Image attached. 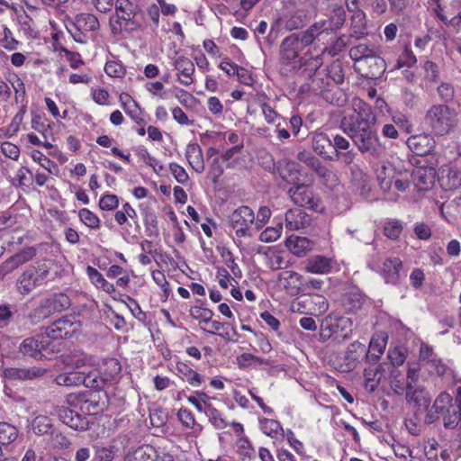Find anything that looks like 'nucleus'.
<instances>
[{"label":"nucleus","mask_w":461,"mask_h":461,"mask_svg":"<svg viewBox=\"0 0 461 461\" xmlns=\"http://www.w3.org/2000/svg\"><path fill=\"white\" fill-rule=\"evenodd\" d=\"M406 143L408 148L418 156L429 154L436 145L434 137L430 133L411 135Z\"/></svg>","instance_id":"6ab92c4d"},{"label":"nucleus","mask_w":461,"mask_h":461,"mask_svg":"<svg viewBox=\"0 0 461 461\" xmlns=\"http://www.w3.org/2000/svg\"><path fill=\"white\" fill-rule=\"evenodd\" d=\"M304 45L299 41V35L293 33L285 37L280 46V61L291 69L303 68V60L305 59Z\"/></svg>","instance_id":"0eeeda50"},{"label":"nucleus","mask_w":461,"mask_h":461,"mask_svg":"<svg viewBox=\"0 0 461 461\" xmlns=\"http://www.w3.org/2000/svg\"><path fill=\"white\" fill-rule=\"evenodd\" d=\"M125 461H174V459L167 453L158 454L151 446L144 445L128 453Z\"/></svg>","instance_id":"dca6fc26"},{"label":"nucleus","mask_w":461,"mask_h":461,"mask_svg":"<svg viewBox=\"0 0 461 461\" xmlns=\"http://www.w3.org/2000/svg\"><path fill=\"white\" fill-rule=\"evenodd\" d=\"M452 396L447 393H441L435 400L431 408H429L427 413L426 421L429 423L433 422L438 419V415L444 414L445 412H450V411L456 407L452 403Z\"/></svg>","instance_id":"4be33fe9"},{"label":"nucleus","mask_w":461,"mask_h":461,"mask_svg":"<svg viewBox=\"0 0 461 461\" xmlns=\"http://www.w3.org/2000/svg\"><path fill=\"white\" fill-rule=\"evenodd\" d=\"M66 28L75 41L86 43L87 41L86 33L96 32L99 27V21L93 14H79L73 22L67 23Z\"/></svg>","instance_id":"1a4fd4ad"},{"label":"nucleus","mask_w":461,"mask_h":461,"mask_svg":"<svg viewBox=\"0 0 461 461\" xmlns=\"http://www.w3.org/2000/svg\"><path fill=\"white\" fill-rule=\"evenodd\" d=\"M310 222V216L301 208L290 209L285 213V227L290 230L303 229Z\"/></svg>","instance_id":"5701e85b"},{"label":"nucleus","mask_w":461,"mask_h":461,"mask_svg":"<svg viewBox=\"0 0 461 461\" xmlns=\"http://www.w3.org/2000/svg\"><path fill=\"white\" fill-rule=\"evenodd\" d=\"M151 277L155 284L162 290L165 299H167L171 294V289L164 272L153 270L151 272Z\"/></svg>","instance_id":"bf43d9fd"},{"label":"nucleus","mask_w":461,"mask_h":461,"mask_svg":"<svg viewBox=\"0 0 461 461\" xmlns=\"http://www.w3.org/2000/svg\"><path fill=\"white\" fill-rule=\"evenodd\" d=\"M80 221L91 230H99L101 227V220L96 213L88 208H82L78 211Z\"/></svg>","instance_id":"c03bdc74"},{"label":"nucleus","mask_w":461,"mask_h":461,"mask_svg":"<svg viewBox=\"0 0 461 461\" xmlns=\"http://www.w3.org/2000/svg\"><path fill=\"white\" fill-rule=\"evenodd\" d=\"M279 285L285 293L292 296H296L303 293V277L299 273L287 270L279 274Z\"/></svg>","instance_id":"a211bd4d"},{"label":"nucleus","mask_w":461,"mask_h":461,"mask_svg":"<svg viewBox=\"0 0 461 461\" xmlns=\"http://www.w3.org/2000/svg\"><path fill=\"white\" fill-rule=\"evenodd\" d=\"M352 122L349 117L340 122L342 131L350 137L362 153L378 155L382 147L376 132L371 128V122H361L354 124Z\"/></svg>","instance_id":"7ed1b4c3"},{"label":"nucleus","mask_w":461,"mask_h":461,"mask_svg":"<svg viewBox=\"0 0 461 461\" xmlns=\"http://www.w3.org/2000/svg\"><path fill=\"white\" fill-rule=\"evenodd\" d=\"M210 396L202 391H195L187 397L188 402L192 404L197 411L204 413L205 415L213 407L210 402Z\"/></svg>","instance_id":"ea45409f"},{"label":"nucleus","mask_w":461,"mask_h":461,"mask_svg":"<svg viewBox=\"0 0 461 461\" xmlns=\"http://www.w3.org/2000/svg\"><path fill=\"white\" fill-rule=\"evenodd\" d=\"M406 397L409 401L413 402L419 411H425L429 412L430 405V397L428 392L420 388H409L406 389Z\"/></svg>","instance_id":"e433bc0d"},{"label":"nucleus","mask_w":461,"mask_h":461,"mask_svg":"<svg viewBox=\"0 0 461 461\" xmlns=\"http://www.w3.org/2000/svg\"><path fill=\"white\" fill-rule=\"evenodd\" d=\"M191 314L193 318L198 321L201 326H205L209 321L213 317V312L207 308L194 307Z\"/></svg>","instance_id":"69168bd1"},{"label":"nucleus","mask_w":461,"mask_h":461,"mask_svg":"<svg viewBox=\"0 0 461 461\" xmlns=\"http://www.w3.org/2000/svg\"><path fill=\"white\" fill-rule=\"evenodd\" d=\"M402 268V261L398 258L386 259L383 264L382 273L386 283L397 281L399 271Z\"/></svg>","instance_id":"a19ab883"},{"label":"nucleus","mask_w":461,"mask_h":461,"mask_svg":"<svg viewBox=\"0 0 461 461\" xmlns=\"http://www.w3.org/2000/svg\"><path fill=\"white\" fill-rule=\"evenodd\" d=\"M288 194L292 202L300 207H306L316 212H321L325 209L322 201L314 193L312 186L306 185L303 181L290 187Z\"/></svg>","instance_id":"6e6552de"},{"label":"nucleus","mask_w":461,"mask_h":461,"mask_svg":"<svg viewBox=\"0 0 461 461\" xmlns=\"http://www.w3.org/2000/svg\"><path fill=\"white\" fill-rule=\"evenodd\" d=\"M390 386L395 394H402L406 390L405 378L400 371L393 369L390 374Z\"/></svg>","instance_id":"603ef678"},{"label":"nucleus","mask_w":461,"mask_h":461,"mask_svg":"<svg viewBox=\"0 0 461 461\" xmlns=\"http://www.w3.org/2000/svg\"><path fill=\"white\" fill-rule=\"evenodd\" d=\"M332 261L330 258L317 255L307 259L304 269L308 273L324 275L330 272Z\"/></svg>","instance_id":"cd10ccee"},{"label":"nucleus","mask_w":461,"mask_h":461,"mask_svg":"<svg viewBox=\"0 0 461 461\" xmlns=\"http://www.w3.org/2000/svg\"><path fill=\"white\" fill-rule=\"evenodd\" d=\"M114 15L110 18L113 33H121L133 21L136 15V5L131 0H115Z\"/></svg>","instance_id":"9d476101"},{"label":"nucleus","mask_w":461,"mask_h":461,"mask_svg":"<svg viewBox=\"0 0 461 461\" xmlns=\"http://www.w3.org/2000/svg\"><path fill=\"white\" fill-rule=\"evenodd\" d=\"M32 429L37 435H45L52 430L50 420L45 415H39L32 422Z\"/></svg>","instance_id":"09e8293b"},{"label":"nucleus","mask_w":461,"mask_h":461,"mask_svg":"<svg viewBox=\"0 0 461 461\" xmlns=\"http://www.w3.org/2000/svg\"><path fill=\"white\" fill-rule=\"evenodd\" d=\"M402 231V224L396 219H389L385 221L384 226V233L391 240H396Z\"/></svg>","instance_id":"3c124183"},{"label":"nucleus","mask_w":461,"mask_h":461,"mask_svg":"<svg viewBox=\"0 0 461 461\" xmlns=\"http://www.w3.org/2000/svg\"><path fill=\"white\" fill-rule=\"evenodd\" d=\"M351 106V110L344 114L341 122H344L348 117L352 119L354 124H357L361 122H372L375 120L370 105L362 99L354 98Z\"/></svg>","instance_id":"f3484780"},{"label":"nucleus","mask_w":461,"mask_h":461,"mask_svg":"<svg viewBox=\"0 0 461 461\" xmlns=\"http://www.w3.org/2000/svg\"><path fill=\"white\" fill-rule=\"evenodd\" d=\"M351 35L360 39L366 35L365 25V17L362 12H357L353 17V24L351 26Z\"/></svg>","instance_id":"5fc2aeb1"},{"label":"nucleus","mask_w":461,"mask_h":461,"mask_svg":"<svg viewBox=\"0 0 461 461\" xmlns=\"http://www.w3.org/2000/svg\"><path fill=\"white\" fill-rule=\"evenodd\" d=\"M76 330L69 317H63L54 321L45 329L43 333L37 337L25 339L20 345V352L33 358L41 357V352L49 345V339H59L71 336Z\"/></svg>","instance_id":"f03ea898"},{"label":"nucleus","mask_w":461,"mask_h":461,"mask_svg":"<svg viewBox=\"0 0 461 461\" xmlns=\"http://www.w3.org/2000/svg\"><path fill=\"white\" fill-rule=\"evenodd\" d=\"M285 246L293 254L301 257L312 249L313 243L305 237L291 235L286 239Z\"/></svg>","instance_id":"7c9ffc66"},{"label":"nucleus","mask_w":461,"mask_h":461,"mask_svg":"<svg viewBox=\"0 0 461 461\" xmlns=\"http://www.w3.org/2000/svg\"><path fill=\"white\" fill-rule=\"evenodd\" d=\"M330 27V24L328 23V20H320L311 25L306 31L298 34L299 41L306 48L310 46L322 32L329 31Z\"/></svg>","instance_id":"bb28decb"},{"label":"nucleus","mask_w":461,"mask_h":461,"mask_svg":"<svg viewBox=\"0 0 461 461\" xmlns=\"http://www.w3.org/2000/svg\"><path fill=\"white\" fill-rule=\"evenodd\" d=\"M52 414L56 415L60 421L75 430H85L88 427V420L86 416L67 406L56 407Z\"/></svg>","instance_id":"2eb2a0df"},{"label":"nucleus","mask_w":461,"mask_h":461,"mask_svg":"<svg viewBox=\"0 0 461 461\" xmlns=\"http://www.w3.org/2000/svg\"><path fill=\"white\" fill-rule=\"evenodd\" d=\"M303 57H305V59L303 60V67L309 72V75L314 74L323 64L321 54L312 56L308 50L305 51Z\"/></svg>","instance_id":"de8ad7c7"},{"label":"nucleus","mask_w":461,"mask_h":461,"mask_svg":"<svg viewBox=\"0 0 461 461\" xmlns=\"http://www.w3.org/2000/svg\"><path fill=\"white\" fill-rule=\"evenodd\" d=\"M35 254V249L33 248H26L6 260L5 263V267H6L8 271H13L24 263L32 259Z\"/></svg>","instance_id":"58836bf2"},{"label":"nucleus","mask_w":461,"mask_h":461,"mask_svg":"<svg viewBox=\"0 0 461 461\" xmlns=\"http://www.w3.org/2000/svg\"><path fill=\"white\" fill-rule=\"evenodd\" d=\"M185 158L190 167L197 173L204 170V161L202 149L196 142H189L185 149Z\"/></svg>","instance_id":"c85d7f7f"},{"label":"nucleus","mask_w":461,"mask_h":461,"mask_svg":"<svg viewBox=\"0 0 461 461\" xmlns=\"http://www.w3.org/2000/svg\"><path fill=\"white\" fill-rule=\"evenodd\" d=\"M119 101L126 114L135 122L139 123L142 120L140 107L129 94L122 93L119 95Z\"/></svg>","instance_id":"72a5a7b5"},{"label":"nucleus","mask_w":461,"mask_h":461,"mask_svg":"<svg viewBox=\"0 0 461 461\" xmlns=\"http://www.w3.org/2000/svg\"><path fill=\"white\" fill-rule=\"evenodd\" d=\"M352 331L353 321L350 318L331 313L321 321L320 339L322 341L333 339L339 343L348 339L352 335Z\"/></svg>","instance_id":"39448f33"},{"label":"nucleus","mask_w":461,"mask_h":461,"mask_svg":"<svg viewBox=\"0 0 461 461\" xmlns=\"http://www.w3.org/2000/svg\"><path fill=\"white\" fill-rule=\"evenodd\" d=\"M201 329L206 333L217 335L228 340L230 339L235 333V329L232 324L230 322H221L212 318L205 326H201Z\"/></svg>","instance_id":"a878e982"},{"label":"nucleus","mask_w":461,"mask_h":461,"mask_svg":"<svg viewBox=\"0 0 461 461\" xmlns=\"http://www.w3.org/2000/svg\"><path fill=\"white\" fill-rule=\"evenodd\" d=\"M136 218L137 212L129 203H123L122 208L116 211L114 214L115 221L121 226L125 224L128 219L134 220Z\"/></svg>","instance_id":"8fccbe9b"},{"label":"nucleus","mask_w":461,"mask_h":461,"mask_svg":"<svg viewBox=\"0 0 461 461\" xmlns=\"http://www.w3.org/2000/svg\"><path fill=\"white\" fill-rule=\"evenodd\" d=\"M175 373L193 387H199L203 383V377L185 362L179 361L176 364Z\"/></svg>","instance_id":"393cba45"},{"label":"nucleus","mask_w":461,"mask_h":461,"mask_svg":"<svg viewBox=\"0 0 461 461\" xmlns=\"http://www.w3.org/2000/svg\"><path fill=\"white\" fill-rule=\"evenodd\" d=\"M411 174L414 185L419 190H428L435 182V172L429 168H417Z\"/></svg>","instance_id":"2f4dec72"},{"label":"nucleus","mask_w":461,"mask_h":461,"mask_svg":"<svg viewBox=\"0 0 461 461\" xmlns=\"http://www.w3.org/2000/svg\"><path fill=\"white\" fill-rule=\"evenodd\" d=\"M63 362L73 370L57 375L55 378L57 384L62 386L84 384L86 387L100 389V381L95 375L94 369H90L96 364L95 357L82 351H75L64 356Z\"/></svg>","instance_id":"f257e3e1"},{"label":"nucleus","mask_w":461,"mask_h":461,"mask_svg":"<svg viewBox=\"0 0 461 461\" xmlns=\"http://www.w3.org/2000/svg\"><path fill=\"white\" fill-rule=\"evenodd\" d=\"M43 374V371L40 368H16L7 367L4 368L2 375L9 380H24L31 379L39 376Z\"/></svg>","instance_id":"473e14b6"},{"label":"nucleus","mask_w":461,"mask_h":461,"mask_svg":"<svg viewBox=\"0 0 461 461\" xmlns=\"http://www.w3.org/2000/svg\"><path fill=\"white\" fill-rule=\"evenodd\" d=\"M425 122L432 134L445 136L456 126L458 114L454 108L446 104H433L426 112Z\"/></svg>","instance_id":"20e7f679"},{"label":"nucleus","mask_w":461,"mask_h":461,"mask_svg":"<svg viewBox=\"0 0 461 461\" xmlns=\"http://www.w3.org/2000/svg\"><path fill=\"white\" fill-rule=\"evenodd\" d=\"M283 230V225L278 222L274 227L266 228L259 235V240L265 243H270L277 240Z\"/></svg>","instance_id":"864d4df0"},{"label":"nucleus","mask_w":461,"mask_h":461,"mask_svg":"<svg viewBox=\"0 0 461 461\" xmlns=\"http://www.w3.org/2000/svg\"><path fill=\"white\" fill-rule=\"evenodd\" d=\"M279 175L283 180L293 186L303 181L301 166L294 161H288L284 167H280Z\"/></svg>","instance_id":"c756f323"},{"label":"nucleus","mask_w":461,"mask_h":461,"mask_svg":"<svg viewBox=\"0 0 461 461\" xmlns=\"http://www.w3.org/2000/svg\"><path fill=\"white\" fill-rule=\"evenodd\" d=\"M399 169H404V164L399 158H393L392 161L381 164L376 170V176L382 189L391 188L393 181L401 174Z\"/></svg>","instance_id":"f8f14e48"},{"label":"nucleus","mask_w":461,"mask_h":461,"mask_svg":"<svg viewBox=\"0 0 461 461\" xmlns=\"http://www.w3.org/2000/svg\"><path fill=\"white\" fill-rule=\"evenodd\" d=\"M303 303L309 305L310 312L314 315H321L329 309L327 299L320 294H310Z\"/></svg>","instance_id":"4c0bfd02"},{"label":"nucleus","mask_w":461,"mask_h":461,"mask_svg":"<svg viewBox=\"0 0 461 461\" xmlns=\"http://www.w3.org/2000/svg\"><path fill=\"white\" fill-rule=\"evenodd\" d=\"M50 267L47 263L29 266L17 278L15 287L22 295L31 294L36 288L47 283Z\"/></svg>","instance_id":"423d86ee"},{"label":"nucleus","mask_w":461,"mask_h":461,"mask_svg":"<svg viewBox=\"0 0 461 461\" xmlns=\"http://www.w3.org/2000/svg\"><path fill=\"white\" fill-rule=\"evenodd\" d=\"M417 62V59L411 50L405 46L402 53L400 55L397 64L395 66L396 69H400L403 67H411Z\"/></svg>","instance_id":"0e129e2a"},{"label":"nucleus","mask_w":461,"mask_h":461,"mask_svg":"<svg viewBox=\"0 0 461 461\" xmlns=\"http://www.w3.org/2000/svg\"><path fill=\"white\" fill-rule=\"evenodd\" d=\"M387 344V336L384 333H375L371 338L369 349L366 357L369 360L376 361L384 353Z\"/></svg>","instance_id":"c9c22d12"},{"label":"nucleus","mask_w":461,"mask_h":461,"mask_svg":"<svg viewBox=\"0 0 461 461\" xmlns=\"http://www.w3.org/2000/svg\"><path fill=\"white\" fill-rule=\"evenodd\" d=\"M31 157L34 162H37L41 167L46 169L50 174L58 175L59 166L56 162L50 159L42 152L39 150H33Z\"/></svg>","instance_id":"a18cd8bd"},{"label":"nucleus","mask_w":461,"mask_h":461,"mask_svg":"<svg viewBox=\"0 0 461 461\" xmlns=\"http://www.w3.org/2000/svg\"><path fill=\"white\" fill-rule=\"evenodd\" d=\"M7 80L15 93V101L17 103H23L25 98V86L23 81L16 74L10 76Z\"/></svg>","instance_id":"6e6d98bb"},{"label":"nucleus","mask_w":461,"mask_h":461,"mask_svg":"<svg viewBox=\"0 0 461 461\" xmlns=\"http://www.w3.org/2000/svg\"><path fill=\"white\" fill-rule=\"evenodd\" d=\"M91 95L95 103L99 105H109L110 95L108 91L103 87H93Z\"/></svg>","instance_id":"774afa93"},{"label":"nucleus","mask_w":461,"mask_h":461,"mask_svg":"<svg viewBox=\"0 0 461 461\" xmlns=\"http://www.w3.org/2000/svg\"><path fill=\"white\" fill-rule=\"evenodd\" d=\"M260 430L273 439H278L285 437V431L279 421L274 419L259 418Z\"/></svg>","instance_id":"f704fd0d"},{"label":"nucleus","mask_w":461,"mask_h":461,"mask_svg":"<svg viewBox=\"0 0 461 461\" xmlns=\"http://www.w3.org/2000/svg\"><path fill=\"white\" fill-rule=\"evenodd\" d=\"M176 12L177 7L174 4L167 3L166 0H155V3L148 5L145 18L153 29H157L159 25L160 14L169 16Z\"/></svg>","instance_id":"4468645a"},{"label":"nucleus","mask_w":461,"mask_h":461,"mask_svg":"<svg viewBox=\"0 0 461 461\" xmlns=\"http://www.w3.org/2000/svg\"><path fill=\"white\" fill-rule=\"evenodd\" d=\"M376 56V53L374 48L369 47L366 44H358L354 46L349 50V57L355 62L360 61L364 59L374 58Z\"/></svg>","instance_id":"49530a36"},{"label":"nucleus","mask_w":461,"mask_h":461,"mask_svg":"<svg viewBox=\"0 0 461 461\" xmlns=\"http://www.w3.org/2000/svg\"><path fill=\"white\" fill-rule=\"evenodd\" d=\"M255 214L249 206H240L230 217L231 227L238 237H249V227L254 223Z\"/></svg>","instance_id":"9b49d317"},{"label":"nucleus","mask_w":461,"mask_h":461,"mask_svg":"<svg viewBox=\"0 0 461 461\" xmlns=\"http://www.w3.org/2000/svg\"><path fill=\"white\" fill-rule=\"evenodd\" d=\"M206 416L216 429H223L228 426V422L221 416V412L214 407L211 409Z\"/></svg>","instance_id":"338daca9"},{"label":"nucleus","mask_w":461,"mask_h":461,"mask_svg":"<svg viewBox=\"0 0 461 461\" xmlns=\"http://www.w3.org/2000/svg\"><path fill=\"white\" fill-rule=\"evenodd\" d=\"M312 147L323 159L334 161L332 140L324 132L316 131L312 137Z\"/></svg>","instance_id":"412c9836"},{"label":"nucleus","mask_w":461,"mask_h":461,"mask_svg":"<svg viewBox=\"0 0 461 461\" xmlns=\"http://www.w3.org/2000/svg\"><path fill=\"white\" fill-rule=\"evenodd\" d=\"M382 373L378 366H369L365 370V388L366 391L374 392L379 384Z\"/></svg>","instance_id":"37998d69"},{"label":"nucleus","mask_w":461,"mask_h":461,"mask_svg":"<svg viewBox=\"0 0 461 461\" xmlns=\"http://www.w3.org/2000/svg\"><path fill=\"white\" fill-rule=\"evenodd\" d=\"M441 415L443 416L445 427L453 429L458 424L461 419V406L456 405L450 412H445Z\"/></svg>","instance_id":"e2e57ef3"},{"label":"nucleus","mask_w":461,"mask_h":461,"mask_svg":"<svg viewBox=\"0 0 461 461\" xmlns=\"http://www.w3.org/2000/svg\"><path fill=\"white\" fill-rule=\"evenodd\" d=\"M119 197L113 194H104L99 200V208L103 211H113L119 206Z\"/></svg>","instance_id":"680f3d73"},{"label":"nucleus","mask_w":461,"mask_h":461,"mask_svg":"<svg viewBox=\"0 0 461 461\" xmlns=\"http://www.w3.org/2000/svg\"><path fill=\"white\" fill-rule=\"evenodd\" d=\"M177 418L183 426L191 429L194 435L202 432L203 427L195 421L192 411L186 408H180L177 411Z\"/></svg>","instance_id":"79ce46f5"},{"label":"nucleus","mask_w":461,"mask_h":461,"mask_svg":"<svg viewBox=\"0 0 461 461\" xmlns=\"http://www.w3.org/2000/svg\"><path fill=\"white\" fill-rule=\"evenodd\" d=\"M439 181L446 190L461 186V168L456 166H446L442 167Z\"/></svg>","instance_id":"b1692460"},{"label":"nucleus","mask_w":461,"mask_h":461,"mask_svg":"<svg viewBox=\"0 0 461 461\" xmlns=\"http://www.w3.org/2000/svg\"><path fill=\"white\" fill-rule=\"evenodd\" d=\"M94 369L95 375L100 381V388L105 382L115 381L121 373L122 366L118 359L111 357L105 358L101 364L96 360Z\"/></svg>","instance_id":"ddd939ff"},{"label":"nucleus","mask_w":461,"mask_h":461,"mask_svg":"<svg viewBox=\"0 0 461 461\" xmlns=\"http://www.w3.org/2000/svg\"><path fill=\"white\" fill-rule=\"evenodd\" d=\"M174 68L176 70L177 81L185 86L194 82V65L191 59L185 56H179L174 60Z\"/></svg>","instance_id":"aec40b11"},{"label":"nucleus","mask_w":461,"mask_h":461,"mask_svg":"<svg viewBox=\"0 0 461 461\" xmlns=\"http://www.w3.org/2000/svg\"><path fill=\"white\" fill-rule=\"evenodd\" d=\"M104 71L111 77H122L125 75V68L120 60L111 59L106 61Z\"/></svg>","instance_id":"4d7b16f0"},{"label":"nucleus","mask_w":461,"mask_h":461,"mask_svg":"<svg viewBox=\"0 0 461 461\" xmlns=\"http://www.w3.org/2000/svg\"><path fill=\"white\" fill-rule=\"evenodd\" d=\"M400 175L393 181L394 188L399 192H404L411 184V174L407 169H399Z\"/></svg>","instance_id":"052dcab7"},{"label":"nucleus","mask_w":461,"mask_h":461,"mask_svg":"<svg viewBox=\"0 0 461 461\" xmlns=\"http://www.w3.org/2000/svg\"><path fill=\"white\" fill-rule=\"evenodd\" d=\"M266 266L272 270H277L283 268L285 265V259L283 256L276 251L270 250L265 253Z\"/></svg>","instance_id":"13d9d810"}]
</instances>
